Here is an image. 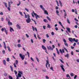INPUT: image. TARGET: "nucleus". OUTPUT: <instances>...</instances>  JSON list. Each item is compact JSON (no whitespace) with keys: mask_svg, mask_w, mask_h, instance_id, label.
Wrapping results in <instances>:
<instances>
[{"mask_svg":"<svg viewBox=\"0 0 79 79\" xmlns=\"http://www.w3.org/2000/svg\"><path fill=\"white\" fill-rule=\"evenodd\" d=\"M27 19L26 20V21L27 23H29L31 21V19L30 18V16L29 15H27Z\"/></svg>","mask_w":79,"mask_h":79,"instance_id":"obj_2","label":"nucleus"},{"mask_svg":"<svg viewBox=\"0 0 79 79\" xmlns=\"http://www.w3.org/2000/svg\"><path fill=\"white\" fill-rule=\"evenodd\" d=\"M60 53H62V54H63V52H62V50H61V49H60Z\"/></svg>","mask_w":79,"mask_h":79,"instance_id":"obj_53","label":"nucleus"},{"mask_svg":"<svg viewBox=\"0 0 79 79\" xmlns=\"http://www.w3.org/2000/svg\"><path fill=\"white\" fill-rule=\"evenodd\" d=\"M60 61H61V62L62 63H64V62H63V61L62 60L60 59Z\"/></svg>","mask_w":79,"mask_h":79,"instance_id":"obj_52","label":"nucleus"},{"mask_svg":"<svg viewBox=\"0 0 79 79\" xmlns=\"http://www.w3.org/2000/svg\"><path fill=\"white\" fill-rule=\"evenodd\" d=\"M25 18H27V15L26 14L25 15Z\"/></svg>","mask_w":79,"mask_h":79,"instance_id":"obj_56","label":"nucleus"},{"mask_svg":"<svg viewBox=\"0 0 79 79\" xmlns=\"http://www.w3.org/2000/svg\"><path fill=\"white\" fill-rule=\"evenodd\" d=\"M7 48L8 49V51H9V52H11V50L10 49V47L8 46L7 47Z\"/></svg>","mask_w":79,"mask_h":79,"instance_id":"obj_19","label":"nucleus"},{"mask_svg":"<svg viewBox=\"0 0 79 79\" xmlns=\"http://www.w3.org/2000/svg\"><path fill=\"white\" fill-rule=\"evenodd\" d=\"M7 9L9 10V11H11V9L9 7H7Z\"/></svg>","mask_w":79,"mask_h":79,"instance_id":"obj_46","label":"nucleus"},{"mask_svg":"<svg viewBox=\"0 0 79 79\" xmlns=\"http://www.w3.org/2000/svg\"><path fill=\"white\" fill-rule=\"evenodd\" d=\"M18 77H21L22 76V75L20 73H18Z\"/></svg>","mask_w":79,"mask_h":79,"instance_id":"obj_29","label":"nucleus"},{"mask_svg":"<svg viewBox=\"0 0 79 79\" xmlns=\"http://www.w3.org/2000/svg\"><path fill=\"white\" fill-rule=\"evenodd\" d=\"M37 37L38 39H41L40 37V36L39 35H37Z\"/></svg>","mask_w":79,"mask_h":79,"instance_id":"obj_41","label":"nucleus"},{"mask_svg":"<svg viewBox=\"0 0 79 79\" xmlns=\"http://www.w3.org/2000/svg\"><path fill=\"white\" fill-rule=\"evenodd\" d=\"M6 61H8V62H9V61H10V59L8 58H7Z\"/></svg>","mask_w":79,"mask_h":79,"instance_id":"obj_43","label":"nucleus"},{"mask_svg":"<svg viewBox=\"0 0 79 79\" xmlns=\"http://www.w3.org/2000/svg\"><path fill=\"white\" fill-rule=\"evenodd\" d=\"M35 58H36V60L37 61H38V63H39V59H38V58H37V56H36Z\"/></svg>","mask_w":79,"mask_h":79,"instance_id":"obj_30","label":"nucleus"},{"mask_svg":"<svg viewBox=\"0 0 79 79\" xmlns=\"http://www.w3.org/2000/svg\"><path fill=\"white\" fill-rule=\"evenodd\" d=\"M14 73H15V74H17V73H18V72L16 71V70H14Z\"/></svg>","mask_w":79,"mask_h":79,"instance_id":"obj_57","label":"nucleus"},{"mask_svg":"<svg viewBox=\"0 0 79 79\" xmlns=\"http://www.w3.org/2000/svg\"><path fill=\"white\" fill-rule=\"evenodd\" d=\"M48 28H51V27H50V26L48 24Z\"/></svg>","mask_w":79,"mask_h":79,"instance_id":"obj_42","label":"nucleus"},{"mask_svg":"<svg viewBox=\"0 0 79 79\" xmlns=\"http://www.w3.org/2000/svg\"><path fill=\"white\" fill-rule=\"evenodd\" d=\"M19 74H23V72H21V71H19Z\"/></svg>","mask_w":79,"mask_h":79,"instance_id":"obj_37","label":"nucleus"},{"mask_svg":"<svg viewBox=\"0 0 79 79\" xmlns=\"http://www.w3.org/2000/svg\"><path fill=\"white\" fill-rule=\"evenodd\" d=\"M15 64L17 65H18V60H15Z\"/></svg>","mask_w":79,"mask_h":79,"instance_id":"obj_28","label":"nucleus"},{"mask_svg":"<svg viewBox=\"0 0 79 79\" xmlns=\"http://www.w3.org/2000/svg\"><path fill=\"white\" fill-rule=\"evenodd\" d=\"M75 42H78V39H77L75 41Z\"/></svg>","mask_w":79,"mask_h":79,"instance_id":"obj_62","label":"nucleus"},{"mask_svg":"<svg viewBox=\"0 0 79 79\" xmlns=\"http://www.w3.org/2000/svg\"><path fill=\"white\" fill-rule=\"evenodd\" d=\"M31 61H34V59H33V58H32V57H31Z\"/></svg>","mask_w":79,"mask_h":79,"instance_id":"obj_54","label":"nucleus"},{"mask_svg":"<svg viewBox=\"0 0 79 79\" xmlns=\"http://www.w3.org/2000/svg\"><path fill=\"white\" fill-rule=\"evenodd\" d=\"M56 50L57 51V53L58 54V55H60V52H59V51H58V48H56Z\"/></svg>","mask_w":79,"mask_h":79,"instance_id":"obj_25","label":"nucleus"},{"mask_svg":"<svg viewBox=\"0 0 79 79\" xmlns=\"http://www.w3.org/2000/svg\"><path fill=\"white\" fill-rule=\"evenodd\" d=\"M7 74L6 73H5L4 74V75L5 76H7Z\"/></svg>","mask_w":79,"mask_h":79,"instance_id":"obj_45","label":"nucleus"},{"mask_svg":"<svg viewBox=\"0 0 79 79\" xmlns=\"http://www.w3.org/2000/svg\"><path fill=\"white\" fill-rule=\"evenodd\" d=\"M59 4L60 5V6H61V7H62V6H63V4H62V3H61V1L59 0Z\"/></svg>","mask_w":79,"mask_h":79,"instance_id":"obj_15","label":"nucleus"},{"mask_svg":"<svg viewBox=\"0 0 79 79\" xmlns=\"http://www.w3.org/2000/svg\"><path fill=\"white\" fill-rule=\"evenodd\" d=\"M10 68L11 71H13V67L12 66H11V65L10 66Z\"/></svg>","mask_w":79,"mask_h":79,"instance_id":"obj_20","label":"nucleus"},{"mask_svg":"<svg viewBox=\"0 0 79 79\" xmlns=\"http://www.w3.org/2000/svg\"><path fill=\"white\" fill-rule=\"evenodd\" d=\"M0 15H3V12H1L0 13Z\"/></svg>","mask_w":79,"mask_h":79,"instance_id":"obj_63","label":"nucleus"},{"mask_svg":"<svg viewBox=\"0 0 79 79\" xmlns=\"http://www.w3.org/2000/svg\"><path fill=\"white\" fill-rule=\"evenodd\" d=\"M2 52L3 53V54H5V50H3L2 51Z\"/></svg>","mask_w":79,"mask_h":79,"instance_id":"obj_36","label":"nucleus"},{"mask_svg":"<svg viewBox=\"0 0 79 79\" xmlns=\"http://www.w3.org/2000/svg\"><path fill=\"white\" fill-rule=\"evenodd\" d=\"M24 64L25 65L27 64V62L26 61H24Z\"/></svg>","mask_w":79,"mask_h":79,"instance_id":"obj_55","label":"nucleus"},{"mask_svg":"<svg viewBox=\"0 0 79 79\" xmlns=\"http://www.w3.org/2000/svg\"><path fill=\"white\" fill-rule=\"evenodd\" d=\"M21 4V2L19 1V3L17 4V6H19Z\"/></svg>","mask_w":79,"mask_h":79,"instance_id":"obj_58","label":"nucleus"},{"mask_svg":"<svg viewBox=\"0 0 79 79\" xmlns=\"http://www.w3.org/2000/svg\"><path fill=\"white\" fill-rule=\"evenodd\" d=\"M19 56L22 60H23L24 59V58H25V56H24V55H22V54H19Z\"/></svg>","mask_w":79,"mask_h":79,"instance_id":"obj_4","label":"nucleus"},{"mask_svg":"<svg viewBox=\"0 0 79 79\" xmlns=\"http://www.w3.org/2000/svg\"><path fill=\"white\" fill-rule=\"evenodd\" d=\"M55 29H56V31H58V28L57 27H56Z\"/></svg>","mask_w":79,"mask_h":79,"instance_id":"obj_59","label":"nucleus"},{"mask_svg":"<svg viewBox=\"0 0 79 79\" xmlns=\"http://www.w3.org/2000/svg\"><path fill=\"white\" fill-rule=\"evenodd\" d=\"M69 40L70 42H73V39L71 38H69Z\"/></svg>","mask_w":79,"mask_h":79,"instance_id":"obj_10","label":"nucleus"},{"mask_svg":"<svg viewBox=\"0 0 79 79\" xmlns=\"http://www.w3.org/2000/svg\"><path fill=\"white\" fill-rule=\"evenodd\" d=\"M8 25L9 26H11V25H12V23L10 22V20H9L8 22Z\"/></svg>","mask_w":79,"mask_h":79,"instance_id":"obj_11","label":"nucleus"},{"mask_svg":"<svg viewBox=\"0 0 79 79\" xmlns=\"http://www.w3.org/2000/svg\"><path fill=\"white\" fill-rule=\"evenodd\" d=\"M63 42H64V43H66V40L65 39H63Z\"/></svg>","mask_w":79,"mask_h":79,"instance_id":"obj_38","label":"nucleus"},{"mask_svg":"<svg viewBox=\"0 0 79 79\" xmlns=\"http://www.w3.org/2000/svg\"><path fill=\"white\" fill-rule=\"evenodd\" d=\"M40 7L41 9L43 10V11H45V8H44V7H43V6L42 5H40Z\"/></svg>","mask_w":79,"mask_h":79,"instance_id":"obj_9","label":"nucleus"},{"mask_svg":"<svg viewBox=\"0 0 79 79\" xmlns=\"http://www.w3.org/2000/svg\"><path fill=\"white\" fill-rule=\"evenodd\" d=\"M67 22L69 23V24H70V23L69 21V19H67Z\"/></svg>","mask_w":79,"mask_h":79,"instance_id":"obj_34","label":"nucleus"},{"mask_svg":"<svg viewBox=\"0 0 79 79\" xmlns=\"http://www.w3.org/2000/svg\"><path fill=\"white\" fill-rule=\"evenodd\" d=\"M3 64L5 66H6V62L5 60H3Z\"/></svg>","mask_w":79,"mask_h":79,"instance_id":"obj_12","label":"nucleus"},{"mask_svg":"<svg viewBox=\"0 0 79 79\" xmlns=\"http://www.w3.org/2000/svg\"><path fill=\"white\" fill-rule=\"evenodd\" d=\"M60 67H61V69L63 70V72H65V70H64V69L63 68V67H64V65L62 64L60 65Z\"/></svg>","mask_w":79,"mask_h":79,"instance_id":"obj_6","label":"nucleus"},{"mask_svg":"<svg viewBox=\"0 0 79 79\" xmlns=\"http://www.w3.org/2000/svg\"><path fill=\"white\" fill-rule=\"evenodd\" d=\"M65 57H67L68 58V57H69V54L68 53H67L66 55H65Z\"/></svg>","mask_w":79,"mask_h":79,"instance_id":"obj_18","label":"nucleus"},{"mask_svg":"<svg viewBox=\"0 0 79 79\" xmlns=\"http://www.w3.org/2000/svg\"><path fill=\"white\" fill-rule=\"evenodd\" d=\"M50 69H51V70H52V71H54V70H53V67H51L50 68Z\"/></svg>","mask_w":79,"mask_h":79,"instance_id":"obj_44","label":"nucleus"},{"mask_svg":"<svg viewBox=\"0 0 79 79\" xmlns=\"http://www.w3.org/2000/svg\"><path fill=\"white\" fill-rule=\"evenodd\" d=\"M27 53L28 56L29 58V55H30L29 54V52H27Z\"/></svg>","mask_w":79,"mask_h":79,"instance_id":"obj_40","label":"nucleus"},{"mask_svg":"<svg viewBox=\"0 0 79 79\" xmlns=\"http://www.w3.org/2000/svg\"><path fill=\"white\" fill-rule=\"evenodd\" d=\"M4 29H5V28H2V29H1V31H2V32H3V31H4Z\"/></svg>","mask_w":79,"mask_h":79,"instance_id":"obj_64","label":"nucleus"},{"mask_svg":"<svg viewBox=\"0 0 79 79\" xmlns=\"http://www.w3.org/2000/svg\"><path fill=\"white\" fill-rule=\"evenodd\" d=\"M32 29H33V31H35H35L37 32V28L35 27L34 28V27L33 26H32Z\"/></svg>","mask_w":79,"mask_h":79,"instance_id":"obj_7","label":"nucleus"},{"mask_svg":"<svg viewBox=\"0 0 79 79\" xmlns=\"http://www.w3.org/2000/svg\"><path fill=\"white\" fill-rule=\"evenodd\" d=\"M4 30L5 31V32L6 34V35H8V31L6 30V28H5L4 27Z\"/></svg>","mask_w":79,"mask_h":79,"instance_id":"obj_14","label":"nucleus"},{"mask_svg":"<svg viewBox=\"0 0 79 79\" xmlns=\"http://www.w3.org/2000/svg\"><path fill=\"white\" fill-rule=\"evenodd\" d=\"M16 27H17L18 29H21V27L19 26L18 24H17L16 25Z\"/></svg>","mask_w":79,"mask_h":79,"instance_id":"obj_13","label":"nucleus"},{"mask_svg":"<svg viewBox=\"0 0 79 79\" xmlns=\"http://www.w3.org/2000/svg\"><path fill=\"white\" fill-rule=\"evenodd\" d=\"M3 3H4L6 7V8H7V3L6 2H3Z\"/></svg>","mask_w":79,"mask_h":79,"instance_id":"obj_22","label":"nucleus"},{"mask_svg":"<svg viewBox=\"0 0 79 79\" xmlns=\"http://www.w3.org/2000/svg\"><path fill=\"white\" fill-rule=\"evenodd\" d=\"M44 12L45 14L46 15H48V12H47V10H44Z\"/></svg>","mask_w":79,"mask_h":79,"instance_id":"obj_21","label":"nucleus"},{"mask_svg":"<svg viewBox=\"0 0 79 79\" xmlns=\"http://www.w3.org/2000/svg\"><path fill=\"white\" fill-rule=\"evenodd\" d=\"M46 41V40H45V39H44L43 40V42L44 43H45V42Z\"/></svg>","mask_w":79,"mask_h":79,"instance_id":"obj_50","label":"nucleus"},{"mask_svg":"<svg viewBox=\"0 0 79 79\" xmlns=\"http://www.w3.org/2000/svg\"><path fill=\"white\" fill-rule=\"evenodd\" d=\"M46 37L48 38L49 37V35H48V34H46Z\"/></svg>","mask_w":79,"mask_h":79,"instance_id":"obj_60","label":"nucleus"},{"mask_svg":"<svg viewBox=\"0 0 79 79\" xmlns=\"http://www.w3.org/2000/svg\"><path fill=\"white\" fill-rule=\"evenodd\" d=\"M56 13L57 14V15H58V16H60V15H59V14H58V13H59V11H58V10H56Z\"/></svg>","mask_w":79,"mask_h":79,"instance_id":"obj_16","label":"nucleus"},{"mask_svg":"<svg viewBox=\"0 0 79 79\" xmlns=\"http://www.w3.org/2000/svg\"><path fill=\"white\" fill-rule=\"evenodd\" d=\"M25 10L27 11V12H29V10L26 8H25Z\"/></svg>","mask_w":79,"mask_h":79,"instance_id":"obj_49","label":"nucleus"},{"mask_svg":"<svg viewBox=\"0 0 79 79\" xmlns=\"http://www.w3.org/2000/svg\"><path fill=\"white\" fill-rule=\"evenodd\" d=\"M43 21L45 23H48V20H47L46 19H44L43 20Z\"/></svg>","mask_w":79,"mask_h":79,"instance_id":"obj_24","label":"nucleus"},{"mask_svg":"<svg viewBox=\"0 0 79 79\" xmlns=\"http://www.w3.org/2000/svg\"><path fill=\"white\" fill-rule=\"evenodd\" d=\"M19 14H20L21 15V16H23V13H22V12H19Z\"/></svg>","mask_w":79,"mask_h":79,"instance_id":"obj_39","label":"nucleus"},{"mask_svg":"<svg viewBox=\"0 0 79 79\" xmlns=\"http://www.w3.org/2000/svg\"><path fill=\"white\" fill-rule=\"evenodd\" d=\"M33 14H34L35 16V18L36 19H38V18H40V16L37 15V14L34 13V11H33V13H31V15L33 18H34V15Z\"/></svg>","mask_w":79,"mask_h":79,"instance_id":"obj_1","label":"nucleus"},{"mask_svg":"<svg viewBox=\"0 0 79 79\" xmlns=\"http://www.w3.org/2000/svg\"><path fill=\"white\" fill-rule=\"evenodd\" d=\"M64 49L65 50L67 53H68V50H67V49H66V48H64Z\"/></svg>","mask_w":79,"mask_h":79,"instance_id":"obj_47","label":"nucleus"},{"mask_svg":"<svg viewBox=\"0 0 79 79\" xmlns=\"http://www.w3.org/2000/svg\"><path fill=\"white\" fill-rule=\"evenodd\" d=\"M14 66L15 68H17V66H16V64L15 63H14Z\"/></svg>","mask_w":79,"mask_h":79,"instance_id":"obj_35","label":"nucleus"},{"mask_svg":"<svg viewBox=\"0 0 79 79\" xmlns=\"http://www.w3.org/2000/svg\"><path fill=\"white\" fill-rule=\"evenodd\" d=\"M18 47H19V48L21 47V45L20 44H18Z\"/></svg>","mask_w":79,"mask_h":79,"instance_id":"obj_31","label":"nucleus"},{"mask_svg":"<svg viewBox=\"0 0 79 79\" xmlns=\"http://www.w3.org/2000/svg\"><path fill=\"white\" fill-rule=\"evenodd\" d=\"M70 76H72V77L73 76H74V74L72 73H71L70 74Z\"/></svg>","mask_w":79,"mask_h":79,"instance_id":"obj_48","label":"nucleus"},{"mask_svg":"<svg viewBox=\"0 0 79 79\" xmlns=\"http://www.w3.org/2000/svg\"><path fill=\"white\" fill-rule=\"evenodd\" d=\"M42 48H43V50H45L46 53H47V54H48V52H47V48H46V47H45V46H44V45H42Z\"/></svg>","mask_w":79,"mask_h":79,"instance_id":"obj_3","label":"nucleus"},{"mask_svg":"<svg viewBox=\"0 0 79 79\" xmlns=\"http://www.w3.org/2000/svg\"><path fill=\"white\" fill-rule=\"evenodd\" d=\"M66 29L67 30V31H68L69 32H71V31H70V28H66Z\"/></svg>","mask_w":79,"mask_h":79,"instance_id":"obj_17","label":"nucleus"},{"mask_svg":"<svg viewBox=\"0 0 79 79\" xmlns=\"http://www.w3.org/2000/svg\"><path fill=\"white\" fill-rule=\"evenodd\" d=\"M9 79H13V77H12L11 76H9Z\"/></svg>","mask_w":79,"mask_h":79,"instance_id":"obj_32","label":"nucleus"},{"mask_svg":"<svg viewBox=\"0 0 79 79\" xmlns=\"http://www.w3.org/2000/svg\"><path fill=\"white\" fill-rule=\"evenodd\" d=\"M8 6L10 8L11 7V4H10V2H8Z\"/></svg>","mask_w":79,"mask_h":79,"instance_id":"obj_23","label":"nucleus"},{"mask_svg":"<svg viewBox=\"0 0 79 79\" xmlns=\"http://www.w3.org/2000/svg\"><path fill=\"white\" fill-rule=\"evenodd\" d=\"M47 18L49 21H51V19H50V18H49L48 16H47Z\"/></svg>","mask_w":79,"mask_h":79,"instance_id":"obj_26","label":"nucleus"},{"mask_svg":"<svg viewBox=\"0 0 79 79\" xmlns=\"http://www.w3.org/2000/svg\"><path fill=\"white\" fill-rule=\"evenodd\" d=\"M34 36L35 37V38L36 39H37V37L36 36V35L35 34H34Z\"/></svg>","mask_w":79,"mask_h":79,"instance_id":"obj_51","label":"nucleus"},{"mask_svg":"<svg viewBox=\"0 0 79 79\" xmlns=\"http://www.w3.org/2000/svg\"><path fill=\"white\" fill-rule=\"evenodd\" d=\"M49 48L51 50H53V48H52V47H51L50 46H49Z\"/></svg>","mask_w":79,"mask_h":79,"instance_id":"obj_33","label":"nucleus"},{"mask_svg":"<svg viewBox=\"0 0 79 79\" xmlns=\"http://www.w3.org/2000/svg\"><path fill=\"white\" fill-rule=\"evenodd\" d=\"M46 79H49V77H48V76H46Z\"/></svg>","mask_w":79,"mask_h":79,"instance_id":"obj_61","label":"nucleus"},{"mask_svg":"<svg viewBox=\"0 0 79 79\" xmlns=\"http://www.w3.org/2000/svg\"><path fill=\"white\" fill-rule=\"evenodd\" d=\"M64 44L65 45V46H66L67 47H68V43H64Z\"/></svg>","mask_w":79,"mask_h":79,"instance_id":"obj_27","label":"nucleus"},{"mask_svg":"<svg viewBox=\"0 0 79 79\" xmlns=\"http://www.w3.org/2000/svg\"><path fill=\"white\" fill-rule=\"evenodd\" d=\"M46 62L47 63L46 64V67L47 69H48V66H47V65H48V66L49 67H50V64H49V62H48V60H46Z\"/></svg>","mask_w":79,"mask_h":79,"instance_id":"obj_5","label":"nucleus"},{"mask_svg":"<svg viewBox=\"0 0 79 79\" xmlns=\"http://www.w3.org/2000/svg\"><path fill=\"white\" fill-rule=\"evenodd\" d=\"M10 32H12V31L14 32V30H13V28H12L11 27H10Z\"/></svg>","mask_w":79,"mask_h":79,"instance_id":"obj_8","label":"nucleus"}]
</instances>
